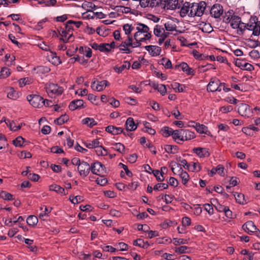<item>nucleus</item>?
I'll use <instances>...</instances> for the list:
<instances>
[{
  "instance_id": "nucleus-60",
  "label": "nucleus",
  "mask_w": 260,
  "mask_h": 260,
  "mask_svg": "<svg viewBox=\"0 0 260 260\" xmlns=\"http://www.w3.org/2000/svg\"><path fill=\"white\" fill-rule=\"evenodd\" d=\"M92 3L91 2H86L85 3H83L82 4V8L86 10L87 12H92Z\"/></svg>"
},
{
  "instance_id": "nucleus-7",
  "label": "nucleus",
  "mask_w": 260,
  "mask_h": 260,
  "mask_svg": "<svg viewBox=\"0 0 260 260\" xmlns=\"http://www.w3.org/2000/svg\"><path fill=\"white\" fill-rule=\"evenodd\" d=\"M133 40L132 37L128 36L127 39L125 41L122 42L121 44L117 47V48H119L120 51H125L126 53H131L132 52V51L128 48L131 47L132 42Z\"/></svg>"
},
{
  "instance_id": "nucleus-48",
  "label": "nucleus",
  "mask_w": 260,
  "mask_h": 260,
  "mask_svg": "<svg viewBox=\"0 0 260 260\" xmlns=\"http://www.w3.org/2000/svg\"><path fill=\"white\" fill-rule=\"evenodd\" d=\"M96 153L98 155L106 156L108 155V150L102 146H100L96 150Z\"/></svg>"
},
{
  "instance_id": "nucleus-2",
  "label": "nucleus",
  "mask_w": 260,
  "mask_h": 260,
  "mask_svg": "<svg viewBox=\"0 0 260 260\" xmlns=\"http://www.w3.org/2000/svg\"><path fill=\"white\" fill-rule=\"evenodd\" d=\"M206 7V3L202 1L199 3H192L190 8L188 16L190 17L201 16L204 14Z\"/></svg>"
},
{
  "instance_id": "nucleus-39",
  "label": "nucleus",
  "mask_w": 260,
  "mask_h": 260,
  "mask_svg": "<svg viewBox=\"0 0 260 260\" xmlns=\"http://www.w3.org/2000/svg\"><path fill=\"white\" fill-rule=\"evenodd\" d=\"M25 141V139L21 136H18L15 139L13 140V144L16 147H22Z\"/></svg>"
},
{
  "instance_id": "nucleus-9",
  "label": "nucleus",
  "mask_w": 260,
  "mask_h": 260,
  "mask_svg": "<svg viewBox=\"0 0 260 260\" xmlns=\"http://www.w3.org/2000/svg\"><path fill=\"white\" fill-rule=\"evenodd\" d=\"M235 65L243 70L251 71L254 70V67L251 64L238 58L235 61Z\"/></svg>"
},
{
  "instance_id": "nucleus-58",
  "label": "nucleus",
  "mask_w": 260,
  "mask_h": 260,
  "mask_svg": "<svg viewBox=\"0 0 260 260\" xmlns=\"http://www.w3.org/2000/svg\"><path fill=\"white\" fill-rule=\"evenodd\" d=\"M149 6L151 7L160 6L162 7V0H150Z\"/></svg>"
},
{
  "instance_id": "nucleus-11",
  "label": "nucleus",
  "mask_w": 260,
  "mask_h": 260,
  "mask_svg": "<svg viewBox=\"0 0 260 260\" xmlns=\"http://www.w3.org/2000/svg\"><path fill=\"white\" fill-rule=\"evenodd\" d=\"M189 123L195 124V125H192V127H194L199 134H205L207 135L210 134V132L208 130V127L206 125L193 121H189Z\"/></svg>"
},
{
  "instance_id": "nucleus-19",
  "label": "nucleus",
  "mask_w": 260,
  "mask_h": 260,
  "mask_svg": "<svg viewBox=\"0 0 260 260\" xmlns=\"http://www.w3.org/2000/svg\"><path fill=\"white\" fill-rule=\"evenodd\" d=\"M178 0H162V7L167 9L174 10L177 8Z\"/></svg>"
},
{
  "instance_id": "nucleus-51",
  "label": "nucleus",
  "mask_w": 260,
  "mask_h": 260,
  "mask_svg": "<svg viewBox=\"0 0 260 260\" xmlns=\"http://www.w3.org/2000/svg\"><path fill=\"white\" fill-rule=\"evenodd\" d=\"M173 244L176 245H180L181 244H186L188 243V240L182 238H173Z\"/></svg>"
},
{
  "instance_id": "nucleus-54",
  "label": "nucleus",
  "mask_w": 260,
  "mask_h": 260,
  "mask_svg": "<svg viewBox=\"0 0 260 260\" xmlns=\"http://www.w3.org/2000/svg\"><path fill=\"white\" fill-rule=\"evenodd\" d=\"M51 53H52V57L51 58V61L52 64L55 66H57L60 64L61 63V61L59 57L56 55V53H53L52 52H51Z\"/></svg>"
},
{
  "instance_id": "nucleus-14",
  "label": "nucleus",
  "mask_w": 260,
  "mask_h": 260,
  "mask_svg": "<svg viewBox=\"0 0 260 260\" xmlns=\"http://www.w3.org/2000/svg\"><path fill=\"white\" fill-rule=\"evenodd\" d=\"M105 131L113 135H116L120 134H123L126 135L125 132H123L122 128L120 127H116L113 125H109L106 127Z\"/></svg>"
},
{
  "instance_id": "nucleus-41",
  "label": "nucleus",
  "mask_w": 260,
  "mask_h": 260,
  "mask_svg": "<svg viewBox=\"0 0 260 260\" xmlns=\"http://www.w3.org/2000/svg\"><path fill=\"white\" fill-rule=\"evenodd\" d=\"M161 64H162L166 69L172 68V62L171 60L166 57H163L160 61Z\"/></svg>"
},
{
  "instance_id": "nucleus-17",
  "label": "nucleus",
  "mask_w": 260,
  "mask_h": 260,
  "mask_svg": "<svg viewBox=\"0 0 260 260\" xmlns=\"http://www.w3.org/2000/svg\"><path fill=\"white\" fill-rule=\"evenodd\" d=\"M192 151L195 153L200 158L208 157L210 155L208 149L206 148L197 147L192 149Z\"/></svg>"
},
{
  "instance_id": "nucleus-15",
  "label": "nucleus",
  "mask_w": 260,
  "mask_h": 260,
  "mask_svg": "<svg viewBox=\"0 0 260 260\" xmlns=\"http://www.w3.org/2000/svg\"><path fill=\"white\" fill-rule=\"evenodd\" d=\"M145 48L152 56H156L160 55L161 51V48L157 46L148 45L145 46Z\"/></svg>"
},
{
  "instance_id": "nucleus-29",
  "label": "nucleus",
  "mask_w": 260,
  "mask_h": 260,
  "mask_svg": "<svg viewBox=\"0 0 260 260\" xmlns=\"http://www.w3.org/2000/svg\"><path fill=\"white\" fill-rule=\"evenodd\" d=\"M24 242L28 245L27 247L29 250L33 252L37 251V247L35 245H31L34 243V240L29 239H24Z\"/></svg>"
},
{
  "instance_id": "nucleus-13",
  "label": "nucleus",
  "mask_w": 260,
  "mask_h": 260,
  "mask_svg": "<svg viewBox=\"0 0 260 260\" xmlns=\"http://www.w3.org/2000/svg\"><path fill=\"white\" fill-rule=\"evenodd\" d=\"M242 229L248 234L256 232L257 230L254 222L252 221H248L242 225Z\"/></svg>"
},
{
  "instance_id": "nucleus-28",
  "label": "nucleus",
  "mask_w": 260,
  "mask_h": 260,
  "mask_svg": "<svg viewBox=\"0 0 260 260\" xmlns=\"http://www.w3.org/2000/svg\"><path fill=\"white\" fill-rule=\"evenodd\" d=\"M69 119V116L66 114L61 115L58 118L54 120V123L58 125H62V124L67 122Z\"/></svg>"
},
{
  "instance_id": "nucleus-38",
  "label": "nucleus",
  "mask_w": 260,
  "mask_h": 260,
  "mask_svg": "<svg viewBox=\"0 0 260 260\" xmlns=\"http://www.w3.org/2000/svg\"><path fill=\"white\" fill-rule=\"evenodd\" d=\"M10 74V70L8 68L3 67L2 68L0 72V79L6 78Z\"/></svg>"
},
{
  "instance_id": "nucleus-1",
  "label": "nucleus",
  "mask_w": 260,
  "mask_h": 260,
  "mask_svg": "<svg viewBox=\"0 0 260 260\" xmlns=\"http://www.w3.org/2000/svg\"><path fill=\"white\" fill-rule=\"evenodd\" d=\"M72 24H69L68 21L65 24L64 28L60 27L59 30L58 29V31L61 37L59 40L64 43L72 42L74 41L75 38L73 35V27Z\"/></svg>"
},
{
  "instance_id": "nucleus-33",
  "label": "nucleus",
  "mask_w": 260,
  "mask_h": 260,
  "mask_svg": "<svg viewBox=\"0 0 260 260\" xmlns=\"http://www.w3.org/2000/svg\"><path fill=\"white\" fill-rule=\"evenodd\" d=\"M82 123L86 124L90 127H92L93 126L97 124V122L92 118L87 117L82 120Z\"/></svg>"
},
{
  "instance_id": "nucleus-57",
  "label": "nucleus",
  "mask_w": 260,
  "mask_h": 260,
  "mask_svg": "<svg viewBox=\"0 0 260 260\" xmlns=\"http://www.w3.org/2000/svg\"><path fill=\"white\" fill-rule=\"evenodd\" d=\"M165 29L168 31H173L176 30V26L175 24H173L169 22L166 23L164 24Z\"/></svg>"
},
{
  "instance_id": "nucleus-50",
  "label": "nucleus",
  "mask_w": 260,
  "mask_h": 260,
  "mask_svg": "<svg viewBox=\"0 0 260 260\" xmlns=\"http://www.w3.org/2000/svg\"><path fill=\"white\" fill-rule=\"evenodd\" d=\"M189 247L186 246H181L179 247L176 248L175 252L177 254H181L183 253H188L186 250L189 249Z\"/></svg>"
},
{
  "instance_id": "nucleus-27",
  "label": "nucleus",
  "mask_w": 260,
  "mask_h": 260,
  "mask_svg": "<svg viewBox=\"0 0 260 260\" xmlns=\"http://www.w3.org/2000/svg\"><path fill=\"white\" fill-rule=\"evenodd\" d=\"M235 200L237 203L240 204L245 205L247 204L246 201L245 200L244 195L241 193L236 192L234 194Z\"/></svg>"
},
{
  "instance_id": "nucleus-45",
  "label": "nucleus",
  "mask_w": 260,
  "mask_h": 260,
  "mask_svg": "<svg viewBox=\"0 0 260 260\" xmlns=\"http://www.w3.org/2000/svg\"><path fill=\"white\" fill-rule=\"evenodd\" d=\"M165 29L159 25H156L154 28V34L157 37L160 36L161 34L165 32Z\"/></svg>"
},
{
  "instance_id": "nucleus-36",
  "label": "nucleus",
  "mask_w": 260,
  "mask_h": 260,
  "mask_svg": "<svg viewBox=\"0 0 260 260\" xmlns=\"http://www.w3.org/2000/svg\"><path fill=\"white\" fill-rule=\"evenodd\" d=\"M143 124L146 129L145 132L149 133L150 135H154L156 133L155 130L151 127V124L149 122L147 121H144ZM145 131V130H143Z\"/></svg>"
},
{
  "instance_id": "nucleus-12",
  "label": "nucleus",
  "mask_w": 260,
  "mask_h": 260,
  "mask_svg": "<svg viewBox=\"0 0 260 260\" xmlns=\"http://www.w3.org/2000/svg\"><path fill=\"white\" fill-rule=\"evenodd\" d=\"M175 166H176V168L178 169V173H179L180 177L182 179V183L184 185H185L189 179V176L188 174L186 172L183 170L180 164H176Z\"/></svg>"
},
{
  "instance_id": "nucleus-26",
  "label": "nucleus",
  "mask_w": 260,
  "mask_h": 260,
  "mask_svg": "<svg viewBox=\"0 0 260 260\" xmlns=\"http://www.w3.org/2000/svg\"><path fill=\"white\" fill-rule=\"evenodd\" d=\"M131 67V63L129 61H124V63L120 67H115L114 69V70L118 73V74H120L122 73L123 71H124L125 69H129Z\"/></svg>"
},
{
  "instance_id": "nucleus-62",
  "label": "nucleus",
  "mask_w": 260,
  "mask_h": 260,
  "mask_svg": "<svg viewBox=\"0 0 260 260\" xmlns=\"http://www.w3.org/2000/svg\"><path fill=\"white\" fill-rule=\"evenodd\" d=\"M108 101L112 106H113L115 108H117L120 105V102H119V101L116 100L114 98L109 99Z\"/></svg>"
},
{
  "instance_id": "nucleus-59",
  "label": "nucleus",
  "mask_w": 260,
  "mask_h": 260,
  "mask_svg": "<svg viewBox=\"0 0 260 260\" xmlns=\"http://www.w3.org/2000/svg\"><path fill=\"white\" fill-rule=\"evenodd\" d=\"M199 68L200 69L203 68V72H205L211 69H215L214 66L211 63H207L206 65H201L199 66Z\"/></svg>"
},
{
  "instance_id": "nucleus-49",
  "label": "nucleus",
  "mask_w": 260,
  "mask_h": 260,
  "mask_svg": "<svg viewBox=\"0 0 260 260\" xmlns=\"http://www.w3.org/2000/svg\"><path fill=\"white\" fill-rule=\"evenodd\" d=\"M153 174L156 177V179L158 182H162L165 180L164 177L162 176V173L158 170H154L153 171Z\"/></svg>"
},
{
  "instance_id": "nucleus-31",
  "label": "nucleus",
  "mask_w": 260,
  "mask_h": 260,
  "mask_svg": "<svg viewBox=\"0 0 260 260\" xmlns=\"http://www.w3.org/2000/svg\"><path fill=\"white\" fill-rule=\"evenodd\" d=\"M40 209L42 210V212L39 214V216L40 219L43 220H44L43 218L45 216H48L49 213L51 212L52 210V208L49 210L45 206L41 207Z\"/></svg>"
},
{
  "instance_id": "nucleus-25",
  "label": "nucleus",
  "mask_w": 260,
  "mask_h": 260,
  "mask_svg": "<svg viewBox=\"0 0 260 260\" xmlns=\"http://www.w3.org/2000/svg\"><path fill=\"white\" fill-rule=\"evenodd\" d=\"M109 85V83L107 80H102L101 81H97L95 89L98 91H102L104 88Z\"/></svg>"
},
{
  "instance_id": "nucleus-4",
  "label": "nucleus",
  "mask_w": 260,
  "mask_h": 260,
  "mask_svg": "<svg viewBox=\"0 0 260 260\" xmlns=\"http://www.w3.org/2000/svg\"><path fill=\"white\" fill-rule=\"evenodd\" d=\"M27 100L29 104L35 108H41L43 106L42 101L43 98L38 94H30L27 95Z\"/></svg>"
},
{
  "instance_id": "nucleus-34",
  "label": "nucleus",
  "mask_w": 260,
  "mask_h": 260,
  "mask_svg": "<svg viewBox=\"0 0 260 260\" xmlns=\"http://www.w3.org/2000/svg\"><path fill=\"white\" fill-rule=\"evenodd\" d=\"M35 70H37V73L39 74H45L50 71V69L47 66H38Z\"/></svg>"
},
{
  "instance_id": "nucleus-23",
  "label": "nucleus",
  "mask_w": 260,
  "mask_h": 260,
  "mask_svg": "<svg viewBox=\"0 0 260 260\" xmlns=\"http://www.w3.org/2000/svg\"><path fill=\"white\" fill-rule=\"evenodd\" d=\"M125 125L127 131H133L137 128V125L135 124L132 117H128L127 119Z\"/></svg>"
},
{
  "instance_id": "nucleus-44",
  "label": "nucleus",
  "mask_w": 260,
  "mask_h": 260,
  "mask_svg": "<svg viewBox=\"0 0 260 260\" xmlns=\"http://www.w3.org/2000/svg\"><path fill=\"white\" fill-rule=\"evenodd\" d=\"M253 27L252 34L254 36H259L260 35V21H258V19L255 21Z\"/></svg>"
},
{
  "instance_id": "nucleus-37",
  "label": "nucleus",
  "mask_w": 260,
  "mask_h": 260,
  "mask_svg": "<svg viewBox=\"0 0 260 260\" xmlns=\"http://www.w3.org/2000/svg\"><path fill=\"white\" fill-rule=\"evenodd\" d=\"M113 148L121 153H124L125 147L123 144L121 143H115L112 144Z\"/></svg>"
},
{
  "instance_id": "nucleus-43",
  "label": "nucleus",
  "mask_w": 260,
  "mask_h": 260,
  "mask_svg": "<svg viewBox=\"0 0 260 260\" xmlns=\"http://www.w3.org/2000/svg\"><path fill=\"white\" fill-rule=\"evenodd\" d=\"M100 142L98 139H94L90 143H86V147L89 149L91 148H98L100 145Z\"/></svg>"
},
{
  "instance_id": "nucleus-10",
  "label": "nucleus",
  "mask_w": 260,
  "mask_h": 260,
  "mask_svg": "<svg viewBox=\"0 0 260 260\" xmlns=\"http://www.w3.org/2000/svg\"><path fill=\"white\" fill-rule=\"evenodd\" d=\"M242 23L241 18L239 16L236 15L232 16L231 27L234 29L238 28V31H240L241 34H242V26H240V25L242 24Z\"/></svg>"
},
{
  "instance_id": "nucleus-40",
  "label": "nucleus",
  "mask_w": 260,
  "mask_h": 260,
  "mask_svg": "<svg viewBox=\"0 0 260 260\" xmlns=\"http://www.w3.org/2000/svg\"><path fill=\"white\" fill-rule=\"evenodd\" d=\"M0 197L4 200L8 201H12L14 200L13 198V195L5 191H2L0 192Z\"/></svg>"
},
{
  "instance_id": "nucleus-32",
  "label": "nucleus",
  "mask_w": 260,
  "mask_h": 260,
  "mask_svg": "<svg viewBox=\"0 0 260 260\" xmlns=\"http://www.w3.org/2000/svg\"><path fill=\"white\" fill-rule=\"evenodd\" d=\"M38 222V219L37 216L35 215H29L27 218L26 222L30 226H34L37 225Z\"/></svg>"
},
{
  "instance_id": "nucleus-56",
  "label": "nucleus",
  "mask_w": 260,
  "mask_h": 260,
  "mask_svg": "<svg viewBox=\"0 0 260 260\" xmlns=\"http://www.w3.org/2000/svg\"><path fill=\"white\" fill-rule=\"evenodd\" d=\"M108 43H102L99 45V50L101 52H109L111 51L110 48L108 47Z\"/></svg>"
},
{
  "instance_id": "nucleus-55",
  "label": "nucleus",
  "mask_w": 260,
  "mask_h": 260,
  "mask_svg": "<svg viewBox=\"0 0 260 260\" xmlns=\"http://www.w3.org/2000/svg\"><path fill=\"white\" fill-rule=\"evenodd\" d=\"M6 145H8L7 138L4 135L0 133V150L4 148Z\"/></svg>"
},
{
  "instance_id": "nucleus-61",
  "label": "nucleus",
  "mask_w": 260,
  "mask_h": 260,
  "mask_svg": "<svg viewBox=\"0 0 260 260\" xmlns=\"http://www.w3.org/2000/svg\"><path fill=\"white\" fill-rule=\"evenodd\" d=\"M249 56L253 59H258L260 58L259 52L258 50H252L249 52Z\"/></svg>"
},
{
  "instance_id": "nucleus-64",
  "label": "nucleus",
  "mask_w": 260,
  "mask_h": 260,
  "mask_svg": "<svg viewBox=\"0 0 260 260\" xmlns=\"http://www.w3.org/2000/svg\"><path fill=\"white\" fill-rule=\"evenodd\" d=\"M157 90L159 91L162 95H164L167 92L166 87L165 85L160 84L157 85Z\"/></svg>"
},
{
  "instance_id": "nucleus-18",
  "label": "nucleus",
  "mask_w": 260,
  "mask_h": 260,
  "mask_svg": "<svg viewBox=\"0 0 260 260\" xmlns=\"http://www.w3.org/2000/svg\"><path fill=\"white\" fill-rule=\"evenodd\" d=\"M250 111V109L248 105L244 103H241L239 105L238 112L241 116L248 117V114L249 113Z\"/></svg>"
},
{
  "instance_id": "nucleus-35",
  "label": "nucleus",
  "mask_w": 260,
  "mask_h": 260,
  "mask_svg": "<svg viewBox=\"0 0 260 260\" xmlns=\"http://www.w3.org/2000/svg\"><path fill=\"white\" fill-rule=\"evenodd\" d=\"M173 129L169 126H164L161 129L162 135L165 137H168L173 134Z\"/></svg>"
},
{
  "instance_id": "nucleus-30",
  "label": "nucleus",
  "mask_w": 260,
  "mask_h": 260,
  "mask_svg": "<svg viewBox=\"0 0 260 260\" xmlns=\"http://www.w3.org/2000/svg\"><path fill=\"white\" fill-rule=\"evenodd\" d=\"M165 151L169 153L175 154L178 150V147L176 145H166L165 146Z\"/></svg>"
},
{
  "instance_id": "nucleus-6",
  "label": "nucleus",
  "mask_w": 260,
  "mask_h": 260,
  "mask_svg": "<svg viewBox=\"0 0 260 260\" xmlns=\"http://www.w3.org/2000/svg\"><path fill=\"white\" fill-rule=\"evenodd\" d=\"M77 169L80 175L85 177L89 174L90 171V166L87 162L82 161Z\"/></svg>"
},
{
  "instance_id": "nucleus-24",
  "label": "nucleus",
  "mask_w": 260,
  "mask_h": 260,
  "mask_svg": "<svg viewBox=\"0 0 260 260\" xmlns=\"http://www.w3.org/2000/svg\"><path fill=\"white\" fill-rule=\"evenodd\" d=\"M190 3L189 2H185L182 7L181 8L180 11V15L181 17H184L188 14L189 10H190Z\"/></svg>"
},
{
  "instance_id": "nucleus-52",
  "label": "nucleus",
  "mask_w": 260,
  "mask_h": 260,
  "mask_svg": "<svg viewBox=\"0 0 260 260\" xmlns=\"http://www.w3.org/2000/svg\"><path fill=\"white\" fill-rule=\"evenodd\" d=\"M169 186L168 184L163 183H158L154 185L153 187L154 190H162L165 189H167Z\"/></svg>"
},
{
  "instance_id": "nucleus-5",
  "label": "nucleus",
  "mask_w": 260,
  "mask_h": 260,
  "mask_svg": "<svg viewBox=\"0 0 260 260\" xmlns=\"http://www.w3.org/2000/svg\"><path fill=\"white\" fill-rule=\"evenodd\" d=\"M90 171L93 174L102 176L106 173V167L101 162L96 161L91 164Z\"/></svg>"
},
{
  "instance_id": "nucleus-53",
  "label": "nucleus",
  "mask_w": 260,
  "mask_h": 260,
  "mask_svg": "<svg viewBox=\"0 0 260 260\" xmlns=\"http://www.w3.org/2000/svg\"><path fill=\"white\" fill-rule=\"evenodd\" d=\"M214 202H216V204H215L214 205V206L215 208L216 209V210L218 212H224L225 211V210L226 209L227 206H224L223 205L220 204L218 202V201L217 199L214 200Z\"/></svg>"
},
{
  "instance_id": "nucleus-22",
  "label": "nucleus",
  "mask_w": 260,
  "mask_h": 260,
  "mask_svg": "<svg viewBox=\"0 0 260 260\" xmlns=\"http://www.w3.org/2000/svg\"><path fill=\"white\" fill-rule=\"evenodd\" d=\"M221 82L219 79H216L214 80H211L208 83L207 90L208 91L215 92L218 88V84H220Z\"/></svg>"
},
{
  "instance_id": "nucleus-47",
  "label": "nucleus",
  "mask_w": 260,
  "mask_h": 260,
  "mask_svg": "<svg viewBox=\"0 0 260 260\" xmlns=\"http://www.w3.org/2000/svg\"><path fill=\"white\" fill-rule=\"evenodd\" d=\"M177 222L167 219L162 223L161 226L163 229H167L169 226H174L177 224Z\"/></svg>"
},
{
  "instance_id": "nucleus-3",
  "label": "nucleus",
  "mask_w": 260,
  "mask_h": 260,
  "mask_svg": "<svg viewBox=\"0 0 260 260\" xmlns=\"http://www.w3.org/2000/svg\"><path fill=\"white\" fill-rule=\"evenodd\" d=\"M45 89L47 93L50 96L53 95H61L63 91L62 87L54 83L47 84L45 86Z\"/></svg>"
},
{
  "instance_id": "nucleus-42",
  "label": "nucleus",
  "mask_w": 260,
  "mask_h": 260,
  "mask_svg": "<svg viewBox=\"0 0 260 260\" xmlns=\"http://www.w3.org/2000/svg\"><path fill=\"white\" fill-rule=\"evenodd\" d=\"M138 25L139 26L137 27L136 29L140 32L148 33L149 30V28L145 24L139 23Z\"/></svg>"
},
{
  "instance_id": "nucleus-63",
  "label": "nucleus",
  "mask_w": 260,
  "mask_h": 260,
  "mask_svg": "<svg viewBox=\"0 0 260 260\" xmlns=\"http://www.w3.org/2000/svg\"><path fill=\"white\" fill-rule=\"evenodd\" d=\"M123 30L125 31V34L127 35L130 34L133 29V27L129 24H125L123 26Z\"/></svg>"
},
{
  "instance_id": "nucleus-21",
  "label": "nucleus",
  "mask_w": 260,
  "mask_h": 260,
  "mask_svg": "<svg viewBox=\"0 0 260 260\" xmlns=\"http://www.w3.org/2000/svg\"><path fill=\"white\" fill-rule=\"evenodd\" d=\"M257 20V18L256 16H253L251 17L248 23H244L242 22V24L244 25V28H242V33L246 29L253 31V29H254V24L255 23V21Z\"/></svg>"
},
{
  "instance_id": "nucleus-46",
  "label": "nucleus",
  "mask_w": 260,
  "mask_h": 260,
  "mask_svg": "<svg viewBox=\"0 0 260 260\" xmlns=\"http://www.w3.org/2000/svg\"><path fill=\"white\" fill-rule=\"evenodd\" d=\"M172 138L174 140L179 139L181 141L182 129H176L172 131Z\"/></svg>"
},
{
  "instance_id": "nucleus-8",
  "label": "nucleus",
  "mask_w": 260,
  "mask_h": 260,
  "mask_svg": "<svg viewBox=\"0 0 260 260\" xmlns=\"http://www.w3.org/2000/svg\"><path fill=\"white\" fill-rule=\"evenodd\" d=\"M223 12L222 6L220 4L214 5L210 10V14L215 18H219Z\"/></svg>"
},
{
  "instance_id": "nucleus-16",
  "label": "nucleus",
  "mask_w": 260,
  "mask_h": 260,
  "mask_svg": "<svg viewBox=\"0 0 260 260\" xmlns=\"http://www.w3.org/2000/svg\"><path fill=\"white\" fill-rule=\"evenodd\" d=\"M84 102L82 100H76L72 101L69 106V108L72 111H74L77 109H81L84 108Z\"/></svg>"
},
{
  "instance_id": "nucleus-20",
  "label": "nucleus",
  "mask_w": 260,
  "mask_h": 260,
  "mask_svg": "<svg viewBox=\"0 0 260 260\" xmlns=\"http://www.w3.org/2000/svg\"><path fill=\"white\" fill-rule=\"evenodd\" d=\"M181 141H185L194 139L196 135L194 132L188 129H182Z\"/></svg>"
}]
</instances>
